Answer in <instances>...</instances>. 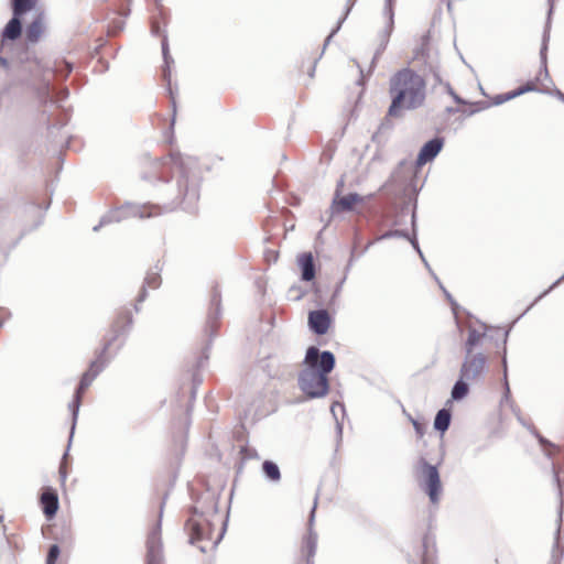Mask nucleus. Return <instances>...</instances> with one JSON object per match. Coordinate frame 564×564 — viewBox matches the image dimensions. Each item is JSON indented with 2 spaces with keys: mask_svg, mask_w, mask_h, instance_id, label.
<instances>
[{
  "mask_svg": "<svg viewBox=\"0 0 564 564\" xmlns=\"http://www.w3.org/2000/svg\"><path fill=\"white\" fill-rule=\"evenodd\" d=\"M144 178L158 182L164 206L124 203L106 213L99 224L93 228L95 232L109 224L120 223L131 217L150 218L163 212H172L177 207L188 213L194 212L199 199L202 183V169L196 158L178 153L171 154L169 158L152 163Z\"/></svg>",
  "mask_w": 564,
  "mask_h": 564,
  "instance_id": "nucleus-1",
  "label": "nucleus"
},
{
  "mask_svg": "<svg viewBox=\"0 0 564 564\" xmlns=\"http://www.w3.org/2000/svg\"><path fill=\"white\" fill-rule=\"evenodd\" d=\"M336 365L335 355L316 346L306 349L297 386L307 399H321L329 392L328 375Z\"/></svg>",
  "mask_w": 564,
  "mask_h": 564,
  "instance_id": "nucleus-2",
  "label": "nucleus"
},
{
  "mask_svg": "<svg viewBox=\"0 0 564 564\" xmlns=\"http://www.w3.org/2000/svg\"><path fill=\"white\" fill-rule=\"evenodd\" d=\"M389 95V116L403 117L404 111L415 110L424 105L426 82L415 70L402 68L390 77Z\"/></svg>",
  "mask_w": 564,
  "mask_h": 564,
  "instance_id": "nucleus-3",
  "label": "nucleus"
},
{
  "mask_svg": "<svg viewBox=\"0 0 564 564\" xmlns=\"http://www.w3.org/2000/svg\"><path fill=\"white\" fill-rule=\"evenodd\" d=\"M133 326V316L129 308H122L118 314L117 317L113 319L111 327H110V337L106 340L104 347L101 348V352L105 355L107 354V350L110 349L112 344L121 338V341L119 344V348H121L124 345L126 338L130 334Z\"/></svg>",
  "mask_w": 564,
  "mask_h": 564,
  "instance_id": "nucleus-4",
  "label": "nucleus"
},
{
  "mask_svg": "<svg viewBox=\"0 0 564 564\" xmlns=\"http://www.w3.org/2000/svg\"><path fill=\"white\" fill-rule=\"evenodd\" d=\"M422 487L429 496L431 503L437 505L442 494V484L437 467L422 460Z\"/></svg>",
  "mask_w": 564,
  "mask_h": 564,
  "instance_id": "nucleus-5",
  "label": "nucleus"
},
{
  "mask_svg": "<svg viewBox=\"0 0 564 564\" xmlns=\"http://www.w3.org/2000/svg\"><path fill=\"white\" fill-rule=\"evenodd\" d=\"M164 501L160 506L159 521L150 531L147 540V564H163L161 519L163 516Z\"/></svg>",
  "mask_w": 564,
  "mask_h": 564,
  "instance_id": "nucleus-6",
  "label": "nucleus"
},
{
  "mask_svg": "<svg viewBox=\"0 0 564 564\" xmlns=\"http://www.w3.org/2000/svg\"><path fill=\"white\" fill-rule=\"evenodd\" d=\"M340 185H343V180L339 182L338 186ZM365 200L366 197L359 195L358 193H349L345 196H340L339 187H337L329 207L330 218L340 213L354 212L355 205L365 203Z\"/></svg>",
  "mask_w": 564,
  "mask_h": 564,
  "instance_id": "nucleus-7",
  "label": "nucleus"
},
{
  "mask_svg": "<svg viewBox=\"0 0 564 564\" xmlns=\"http://www.w3.org/2000/svg\"><path fill=\"white\" fill-rule=\"evenodd\" d=\"M111 357H107L104 352L99 351L96 359L89 365L79 381L75 391L76 394L83 395L86 389L93 383L96 377L109 365Z\"/></svg>",
  "mask_w": 564,
  "mask_h": 564,
  "instance_id": "nucleus-8",
  "label": "nucleus"
},
{
  "mask_svg": "<svg viewBox=\"0 0 564 564\" xmlns=\"http://www.w3.org/2000/svg\"><path fill=\"white\" fill-rule=\"evenodd\" d=\"M162 270H163V263L160 260H158L154 263V265L148 270L147 275L143 281V284H142V288L137 297V304L134 305V311L137 313L140 312L139 304L144 302L145 299L148 297V289L156 290L160 288V285L162 283V279H161Z\"/></svg>",
  "mask_w": 564,
  "mask_h": 564,
  "instance_id": "nucleus-9",
  "label": "nucleus"
},
{
  "mask_svg": "<svg viewBox=\"0 0 564 564\" xmlns=\"http://www.w3.org/2000/svg\"><path fill=\"white\" fill-rule=\"evenodd\" d=\"M486 357L481 352L470 354L465 357V360L460 367L462 378H466L467 381L476 380L485 370Z\"/></svg>",
  "mask_w": 564,
  "mask_h": 564,
  "instance_id": "nucleus-10",
  "label": "nucleus"
},
{
  "mask_svg": "<svg viewBox=\"0 0 564 564\" xmlns=\"http://www.w3.org/2000/svg\"><path fill=\"white\" fill-rule=\"evenodd\" d=\"M316 507H317V497L315 498L314 506L310 512V518H308V522H307V534L303 540V552L306 553V563L307 564H313V558L316 554V549H317L318 535L313 529L314 521H315Z\"/></svg>",
  "mask_w": 564,
  "mask_h": 564,
  "instance_id": "nucleus-11",
  "label": "nucleus"
},
{
  "mask_svg": "<svg viewBox=\"0 0 564 564\" xmlns=\"http://www.w3.org/2000/svg\"><path fill=\"white\" fill-rule=\"evenodd\" d=\"M332 324V317L329 313L324 310H315L308 313V326L310 329L316 335H325Z\"/></svg>",
  "mask_w": 564,
  "mask_h": 564,
  "instance_id": "nucleus-12",
  "label": "nucleus"
},
{
  "mask_svg": "<svg viewBox=\"0 0 564 564\" xmlns=\"http://www.w3.org/2000/svg\"><path fill=\"white\" fill-rule=\"evenodd\" d=\"M444 145V139L441 137H435L423 144L421 148L415 164L417 166H422L431 161H433L437 154L442 151Z\"/></svg>",
  "mask_w": 564,
  "mask_h": 564,
  "instance_id": "nucleus-13",
  "label": "nucleus"
},
{
  "mask_svg": "<svg viewBox=\"0 0 564 564\" xmlns=\"http://www.w3.org/2000/svg\"><path fill=\"white\" fill-rule=\"evenodd\" d=\"M40 503L45 518L53 519L59 508L57 491L52 487H45L40 496Z\"/></svg>",
  "mask_w": 564,
  "mask_h": 564,
  "instance_id": "nucleus-14",
  "label": "nucleus"
},
{
  "mask_svg": "<svg viewBox=\"0 0 564 564\" xmlns=\"http://www.w3.org/2000/svg\"><path fill=\"white\" fill-rule=\"evenodd\" d=\"M186 529L189 534V543L195 545L207 538L209 522L206 519L191 518L186 522Z\"/></svg>",
  "mask_w": 564,
  "mask_h": 564,
  "instance_id": "nucleus-15",
  "label": "nucleus"
},
{
  "mask_svg": "<svg viewBox=\"0 0 564 564\" xmlns=\"http://www.w3.org/2000/svg\"><path fill=\"white\" fill-rule=\"evenodd\" d=\"M412 173L413 167L411 162L402 160L381 188L383 189L392 186H403L404 182L410 175H412Z\"/></svg>",
  "mask_w": 564,
  "mask_h": 564,
  "instance_id": "nucleus-16",
  "label": "nucleus"
},
{
  "mask_svg": "<svg viewBox=\"0 0 564 564\" xmlns=\"http://www.w3.org/2000/svg\"><path fill=\"white\" fill-rule=\"evenodd\" d=\"M22 34L21 15L12 14V18L6 24L1 33V50L4 48L8 41H15Z\"/></svg>",
  "mask_w": 564,
  "mask_h": 564,
  "instance_id": "nucleus-17",
  "label": "nucleus"
},
{
  "mask_svg": "<svg viewBox=\"0 0 564 564\" xmlns=\"http://www.w3.org/2000/svg\"><path fill=\"white\" fill-rule=\"evenodd\" d=\"M162 55H163V61H164V66L162 67V77H163V80L166 82V84H167V89H169V93H170V96L172 99V107H173V110L175 111L176 102H175V98L173 96V90L171 87V64H173L174 61H173L172 56L170 55L169 43H167L166 36H164V39L162 41Z\"/></svg>",
  "mask_w": 564,
  "mask_h": 564,
  "instance_id": "nucleus-18",
  "label": "nucleus"
},
{
  "mask_svg": "<svg viewBox=\"0 0 564 564\" xmlns=\"http://www.w3.org/2000/svg\"><path fill=\"white\" fill-rule=\"evenodd\" d=\"M297 263L301 268V279L306 282L312 281L316 274L312 253H301L297 258Z\"/></svg>",
  "mask_w": 564,
  "mask_h": 564,
  "instance_id": "nucleus-19",
  "label": "nucleus"
},
{
  "mask_svg": "<svg viewBox=\"0 0 564 564\" xmlns=\"http://www.w3.org/2000/svg\"><path fill=\"white\" fill-rule=\"evenodd\" d=\"M553 480L557 488V494L560 497V519L562 520V514L564 511V465L556 466L553 464Z\"/></svg>",
  "mask_w": 564,
  "mask_h": 564,
  "instance_id": "nucleus-20",
  "label": "nucleus"
},
{
  "mask_svg": "<svg viewBox=\"0 0 564 564\" xmlns=\"http://www.w3.org/2000/svg\"><path fill=\"white\" fill-rule=\"evenodd\" d=\"M44 30V22L43 17L40 14L37 15L28 26L25 30V36L26 40L30 43H36Z\"/></svg>",
  "mask_w": 564,
  "mask_h": 564,
  "instance_id": "nucleus-21",
  "label": "nucleus"
},
{
  "mask_svg": "<svg viewBox=\"0 0 564 564\" xmlns=\"http://www.w3.org/2000/svg\"><path fill=\"white\" fill-rule=\"evenodd\" d=\"M392 28H393V23L391 24V21L389 20L388 25L386 26V29L379 35L380 44H379L378 48L376 50L373 58L371 61V68H375L377 59L380 57L382 52L386 50V47H387V45L389 43L390 34L392 32Z\"/></svg>",
  "mask_w": 564,
  "mask_h": 564,
  "instance_id": "nucleus-22",
  "label": "nucleus"
},
{
  "mask_svg": "<svg viewBox=\"0 0 564 564\" xmlns=\"http://www.w3.org/2000/svg\"><path fill=\"white\" fill-rule=\"evenodd\" d=\"M451 420L452 414L449 410H438L434 419V429L441 433L446 432L451 425Z\"/></svg>",
  "mask_w": 564,
  "mask_h": 564,
  "instance_id": "nucleus-23",
  "label": "nucleus"
},
{
  "mask_svg": "<svg viewBox=\"0 0 564 564\" xmlns=\"http://www.w3.org/2000/svg\"><path fill=\"white\" fill-rule=\"evenodd\" d=\"M68 94H69L68 89L64 88L56 93L55 98L52 97L51 96V84H50V80H46L41 98L44 100L45 104L52 102V104H57L59 106V102L65 100L68 97Z\"/></svg>",
  "mask_w": 564,
  "mask_h": 564,
  "instance_id": "nucleus-24",
  "label": "nucleus"
},
{
  "mask_svg": "<svg viewBox=\"0 0 564 564\" xmlns=\"http://www.w3.org/2000/svg\"><path fill=\"white\" fill-rule=\"evenodd\" d=\"M212 306H214V311L209 313L208 315V324L212 330L214 332L216 329L215 322L220 316V294L217 289L213 291L212 300H210Z\"/></svg>",
  "mask_w": 564,
  "mask_h": 564,
  "instance_id": "nucleus-25",
  "label": "nucleus"
},
{
  "mask_svg": "<svg viewBox=\"0 0 564 564\" xmlns=\"http://www.w3.org/2000/svg\"><path fill=\"white\" fill-rule=\"evenodd\" d=\"M262 471H263L265 478L272 482H279L281 480L280 468L272 460H264L262 463Z\"/></svg>",
  "mask_w": 564,
  "mask_h": 564,
  "instance_id": "nucleus-26",
  "label": "nucleus"
},
{
  "mask_svg": "<svg viewBox=\"0 0 564 564\" xmlns=\"http://www.w3.org/2000/svg\"><path fill=\"white\" fill-rule=\"evenodd\" d=\"M469 392V386L466 378L459 377V379L454 383L452 389V399L455 401L463 400Z\"/></svg>",
  "mask_w": 564,
  "mask_h": 564,
  "instance_id": "nucleus-27",
  "label": "nucleus"
},
{
  "mask_svg": "<svg viewBox=\"0 0 564 564\" xmlns=\"http://www.w3.org/2000/svg\"><path fill=\"white\" fill-rule=\"evenodd\" d=\"M486 337V332H478L475 328H469L468 330V337L465 343V350L467 355L473 354L474 347H476L480 340Z\"/></svg>",
  "mask_w": 564,
  "mask_h": 564,
  "instance_id": "nucleus-28",
  "label": "nucleus"
},
{
  "mask_svg": "<svg viewBox=\"0 0 564 564\" xmlns=\"http://www.w3.org/2000/svg\"><path fill=\"white\" fill-rule=\"evenodd\" d=\"M36 4V0H12V12L15 15H23Z\"/></svg>",
  "mask_w": 564,
  "mask_h": 564,
  "instance_id": "nucleus-29",
  "label": "nucleus"
},
{
  "mask_svg": "<svg viewBox=\"0 0 564 564\" xmlns=\"http://www.w3.org/2000/svg\"><path fill=\"white\" fill-rule=\"evenodd\" d=\"M82 397L83 395H79V394L75 393L73 401L69 403V410L72 412V419H73V424H72V427H70L69 442L72 441L73 435H74V431H75V426H76V421H77L78 413H79V408H80V404H82Z\"/></svg>",
  "mask_w": 564,
  "mask_h": 564,
  "instance_id": "nucleus-30",
  "label": "nucleus"
},
{
  "mask_svg": "<svg viewBox=\"0 0 564 564\" xmlns=\"http://www.w3.org/2000/svg\"><path fill=\"white\" fill-rule=\"evenodd\" d=\"M392 118L393 117L389 116V111H388L387 116L382 119V121L378 128V131L376 133H373L372 141L380 142V135L382 133L390 132L393 129L394 124L392 122Z\"/></svg>",
  "mask_w": 564,
  "mask_h": 564,
  "instance_id": "nucleus-31",
  "label": "nucleus"
},
{
  "mask_svg": "<svg viewBox=\"0 0 564 564\" xmlns=\"http://www.w3.org/2000/svg\"><path fill=\"white\" fill-rule=\"evenodd\" d=\"M355 3V0H347V7H346V11L344 13V15L339 19L337 25L333 29V31L330 32V34L326 37L325 42H324V46H323V51L326 48V46L330 43L333 36L340 30L341 28V24L344 23V21L346 20V18L348 17L352 6Z\"/></svg>",
  "mask_w": 564,
  "mask_h": 564,
  "instance_id": "nucleus-32",
  "label": "nucleus"
},
{
  "mask_svg": "<svg viewBox=\"0 0 564 564\" xmlns=\"http://www.w3.org/2000/svg\"><path fill=\"white\" fill-rule=\"evenodd\" d=\"M72 70L73 65L65 59L55 62L54 68L52 69L55 76L63 78H66L72 73Z\"/></svg>",
  "mask_w": 564,
  "mask_h": 564,
  "instance_id": "nucleus-33",
  "label": "nucleus"
},
{
  "mask_svg": "<svg viewBox=\"0 0 564 564\" xmlns=\"http://www.w3.org/2000/svg\"><path fill=\"white\" fill-rule=\"evenodd\" d=\"M549 39H550V34L547 31H545L543 34L542 46L540 50V57H541V64H542V69L540 72V74L543 73L545 77H549V72H547V67H546V51H547Z\"/></svg>",
  "mask_w": 564,
  "mask_h": 564,
  "instance_id": "nucleus-34",
  "label": "nucleus"
},
{
  "mask_svg": "<svg viewBox=\"0 0 564 564\" xmlns=\"http://www.w3.org/2000/svg\"><path fill=\"white\" fill-rule=\"evenodd\" d=\"M509 333H510V329H508L503 333V340H502V344H503L502 367H503L506 397H508V394L510 393L509 383L507 381V356H506L507 355L506 344L508 340Z\"/></svg>",
  "mask_w": 564,
  "mask_h": 564,
  "instance_id": "nucleus-35",
  "label": "nucleus"
},
{
  "mask_svg": "<svg viewBox=\"0 0 564 564\" xmlns=\"http://www.w3.org/2000/svg\"><path fill=\"white\" fill-rule=\"evenodd\" d=\"M390 238H405V239H410V236H409L408 231H405V230L394 229V230H389V231L382 234L378 238V240H386V239H390Z\"/></svg>",
  "mask_w": 564,
  "mask_h": 564,
  "instance_id": "nucleus-36",
  "label": "nucleus"
},
{
  "mask_svg": "<svg viewBox=\"0 0 564 564\" xmlns=\"http://www.w3.org/2000/svg\"><path fill=\"white\" fill-rule=\"evenodd\" d=\"M59 554H61L59 546L57 544H52L48 549L45 564H55Z\"/></svg>",
  "mask_w": 564,
  "mask_h": 564,
  "instance_id": "nucleus-37",
  "label": "nucleus"
},
{
  "mask_svg": "<svg viewBox=\"0 0 564 564\" xmlns=\"http://www.w3.org/2000/svg\"><path fill=\"white\" fill-rule=\"evenodd\" d=\"M340 409L343 412H345V408H344V404L340 403V402H334L330 406V412L333 414V416L335 417L336 420V429H337V433L339 435V437L341 436V433H343V425L338 422V419H337V414H336V410Z\"/></svg>",
  "mask_w": 564,
  "mask_h": 564,
  "instance_id": "nucleus-38",
  "label": "nucleus"
},
{
  "mask_svg": "<svg viewBox=\"0 0 564 564\" xmlns=\"http://www.w3.org/2000/svg\"><path fill=\"white\" fill-rule=\"evenodd\" d=\"M514 98V95L512 91L506 93V94H499L496 95L492 99L491 106H500L506 101H509Z\"/></svg>",
  "mask_w": 564,
  "mask_h": 564,
  "instance_id": "nucleus-39",
  "label": "nucleus"
},
{
  "mask_svg": "<svg viewBox=\"0 0 564 564\" xmlns=\"http://www.w3.org/2000/svg\"><path fill=\"white\" fill-rule=\"evenodd\" d=\"M538 88L536 86L532 83V82H529L527 83L525 85L517 88L516 90H512L513 95H514V98L516 97H519L525 93H529V91H536Z\"/></svg>",
  "mask_w": 564,
  "mask_h": 564,
  "instance_id": "nucleus-40",
  "label": "nucleus"
},
{
  "mask_svg": "<svg viewBox=\"0 0 564 564\" xmlns=\"http://www.w3.org/2000/svg\"><path fill=\"white\" fill-rule=\"evenodd\" d=\"M473 106H474V109L468 111V113H467L468 116H473L481 110L488 109L491 106V102H488L486 100H480V101L474 102Z\"/></svg>",
  "mask_w": 564,
  "mask_h": 564,
  "instance_id": "nucleus-41",
  "label": "nucleus"
},
{
  "mask_svg": "<svg viewBox=\"0 0 564 564\" xmlns=\"http://www.w3.org/2000/svg\"><path fill=\"white\" fill-rule=\"evenodd\" d=\"M564 281V274L560 276L547 290L541 293L533 302L532 305H535L539 301H541L545 295H547L552 290H554L557 285H560Z\"/></svg>",
  "mask_w": 564,
  "mask_h": 564,
  "instance_id": "nucleus-42",
  "label": "nucleus"
},
{
  "mask_svg": "<svg viewBox=\"0 0 564 564\" xmlns=\"http://www.w3.org/2000/svg\"><path fill=\"white\" fill-rule=\"evenodd\" d=\"M409 419L410 421L412 422L413 424V427L415 430V433L419 437H422L425 433V424L424 423H421L419 422L417 420L413 419L412 416L409 415Z\"/></svg>",
  "mask_w": 564,
  "mask_h": 564,
  "instance_id": "nucleus-43",
  "label": "nucleus"
},
{
  "mask_svg": "<svg viewBox=\"0 0 564 564\" xmlns=\"http://www.w3.org/2000/svg\"><path fill=\"white\" fill-rule=\"evenodd\" d=\"M434 280L438 283L440 288L443 290L446 299L449 301L451 305H452V308L455 311L456 310V306H457V303L454 301L453 296L451 295V293L443 286V284L441 283V281L438 280L437 275H434Z\"/></svg>",
  "mask_w": 564,
  "mask_h": 564,
  "instance_id": "nucleus-44",
  "label": "nucleus"
},
{
  "mask_svg": "<svg viewBox=\"0 0 564 564\" xmlns=\"http://www.w3.org/2000/svg\"><path fill=\"white\" fill-rule=\"evenodd\" d=\"M446 90L447 93L453 97V99L455 100V102L459 104V105H467L468 102L463 99L462 97H459L454 90L453 88L451 87V85L448 83H446Z\"/></svg>",
  "mask_w": 564,
  "mask_h": 564,
  "instance_id": "nucleus-45",
  "label": "nucleus"
},
{
  "mask_svg": "<svg viewBox=\"0 0 564 564\" xmlns=\"http://www.w3.org/2000/svg\"><path fill=\"white\" fill-rule=\"evenodd\" d=\"M393 2L394 0H386L384 14L390 18L391 24L393 23Z\"/></svg>",
  "mask_w": 564,
  "mask_h": 564,
  "instance_id": "nucleus-46",
  "label": "nucleus"
},
{
  "mask_svg": "<svg viewBox=\"0 0 564 564\" xmlns=\"http://www.w3.org/2000/svg\"><path fill=\"white\" fill-rule=\"evenodd\" d=\"M429 538L425 536L423 540V547H424V554L422 558V564H430V556H429Z\"/></svg>",
  "mask_w": 564,
  "mask_h": 564,
  "instance_id": "nucleus-47",
  "label": "nucleus"
},
{
  "mask_svg": "<svg viewBox=\"0 0 564 564\" xmlns=\"http://www.w3.org/2000/svg\"><path fill=\"white\" fill-rule=\"evenodd\" d=\"M24 235H25V231H22L14 241H12L11 243H9L7 246L8 252L12 251L19 245V242L24 237Z\"/></svg>",
  "mask_w": 564,
  "mask_h": 564,
  "instance_id": "nucleus-48",
  "label": "nucleus"
},
{
  "mask_svg": "<svg viewBox=\"0 0 564 564\" xmlns=\"http://www.w3.org/2000/svg\"><path fill=\"white\" fill-rule=\"evenodd\" d=\"M409 240H410L411 245L413 246V248L417 251L420 258H423V252L420 249V246H419V242H417V239L415 238V236L413 238H410Z\"/></svg>",
  "mask_w": 564,
  "mask_h": 564,
  "instance_id": "nucleus-49",
  "label": "nucleus"
},
{
  "mask_svg": "<svg viewBox=\"0 0 564 564\" xmlns=\"http://www.w3.org/2000/svg\"><path fill=\"white\" fill-rule=\"evenodd\" d=\"M58 473H59L61 480L64 484L67 478V471H66L64 464H61Z\"/></svg>",
  "mask_w": 564,
  "mask_h": 564,
  "instance_id": "nucleus-50",
  "label": "nucleus"
},
{
  "mask_svg": "<svg viewBox=\"0 0 564 564\" xmlns=\"http://www.w3.org/2000/svg\"><path fill=\"white\" fill-rule=\"evenodd\" d=\"M246 458H257L258 454L256 451H249L247 448L242 449Z\"/></svg>",
  "mask_w": 564,
  "mask_h": 564,
  "instance_id": "nucleus-51",
  "label": "nucleus"
},
{
  "mask_svg": "<svg viewBox=\"0 0 564 564\" xmlns=\"http://www.w3.org/2000/svg\"><path fill=\"white\" fill-rule=\"evenodd\" d=\"M0 64L3 68L8 69L9 68V61L8 58L3 57L0 55Z\"/></svg>",
  "mask_w": 564,
  "mask_h": 564,
  "instance_id": "nucleus-52",
  "label": "nucleus"
},
{
  "mask_svg": "<svg viewBox=\"0 0 564 564\" xmlns=\"http://www.w3.org/2000/svg\"><path fill=\"white\" fill-rule=\"evenodd\" d=\"M421 259H422V261H423V263H424L425 268L431 272V274H432L433 276H434V275H436V274L432 271V269H431V267H430L429 262L426 261L425 257L423 256V258H421Z\"/></svg>",
  "mask_w": 564,
  "mask_h": 564,
  "instance_id": "nucleus-53",
  "label": "nucleus"
},
{
  "mask_svg": "<svg viewBox=\"0 0 564 564\" xmlns=\"http://www.w3.org/2000/svg\"><path fill=\"white\" fill-rule=\"evenodd\" d=\"M421 259H422V261H423V263H424L425 268L431 272V274H432L433 276H434V275H436V274L432 271V269H431V267H430L429 262L426 261L425 257L423 256V258H421Z\"/></svg>",
  "mask_w": 564,
  "mask_h": 564,
  "instance_id": "nucleus-54",
  "label": "nucleus"
},
{
  "mask_svg": "<svg viewBox=\"0 0 564 564\" xmlns=\"http://www.w3.org/2000/svg\"><path fill=\"white\" fill-rule=\"evenodd\" d=\"M433 77L435 79V83L437 84H441L442 83V79H441V76H440V73L436 72V70H433Z\"/></svg>",
  "mask_w": 564,
  "mask_h": 564,
  "instance_id": "nucleus-55",
  "label": "nucleus"
},
{
  "mask_svg": "<svg viewBox=\"0 0 564 564\" xmlns=\"http://www.w3.org/2000/svg\"><path fill=\"white\" fill-rule=\"evenodd\" d=\"M538 438H539L540 444H542V445H551V443L547 440H545L543 436L538 435Z\"/></svg>",
  "mask_w": 564,
  "mask_h": 564,
  "instance_id": "nucleus-56",
  "label": "nucleus"
},
{
  "mask_svg": "<svg viewBox=\"0 0 564 564\" xmlns=\"http://www.w3.org/2000/svg\"><path fill=\"white\" fill-rule=\"evenodd\" d=\"M555 96L564 102V93H562L561 90L556 89L555 90Z\"/></svg>",
  "mask_w": 564,
  "mask_h": 564,
  "instance_id": "nucleus-57",
  "label": "nucleus"
},
{
  "mask_svg": "<svg viewBox=\"0 0 564 564\" xmlns=\"http://www.w3.org/2000/svg\"><path fill=\"white\" fill-rule=\"evenodd\" d=\"M193 513H194V516H199V517L203 516V511H198L197 507H193Z\"/></svg>",
  "mask_w": 564,
  "mask_h": 564,
  "instance_id": "nucleus-58",
  "label": "nucleus"
},
{
  "mask_svg": "<svg viewBox=\"0 0 564 564\" xmlns=\"http://www.w3.org/2000/svg\"><path fill=\"white\" fill-rule=\"evenodd\" d=\"M152 32L154 34H156L159 32V26L155 23H153V25H152Z\"/></svg>",
  "mask_w": 564,
  "mask_h": 564,
  "instance_id": "nucleus-59",
  "label": "nucleus"
},
{
  "mask_svg": "<svg viewBox=\"0 0 564 564\" xmlns=\"http://www.w3.org/2000/svg\"><path fill=\"white\" fill-rule=\"evenodd\" d=\"M198 549L205 553L207 551V547L205 545H198Z\"/></svg>",
  "mask_w": 564,
  "mask_h": 564,
  "instance_id": "nucleus-60",
  "label": "nucleus"
},
{
  "mask_svg": "<svg viewBox=\"0 0 564 564\" xmlns=\"http://www.w3.org/2000/svg\"><path fill=\"white\" fill-rule=\"evenodd\" d=\"M518 417V421L523 425V426H527L523 419L520 416V415H517Z\"/></svg>",
  "mask_w": 564,
  "mask_h": 564,
  "instance_id": "nucleus-61",
  "label": "nucleus"
},
{
  "mask_svg": "<svg viewBox=\"0 0 564 564\" xmlns=\"http://www.w3.org/2000/svg\"><path fill=\"white\" fill-rule=\"evenodd\" d=\"M119 349H120V348L118 347V348H117V350H115V354H113V355H108V352H107V354H106V356H107V357H111V359H112V358H113V356H115L116 354H118V350H119Z\"/></svg>",
  "mask_w": 564,
  "mask_h": 564,
  "instance_id": "nucleus-62",
  "label": "nucleus"
},
{
  "mask_svg": "<svg viewBox=\"0 0 564 564\" xmlns=\"http://www.w3.org/2000/svg\"><path fill=\"white\" fill-rule=\"evenodd\" d=\"M195 395H196V388H195V387H193V389H192V398L194 399V398H195Z\"/></svg>",
  "mask_w": 564,
  "mask_h": 564,
  "instance_id": "nucleus-63",
  "label": "nucleus"
},
{
  "mask_svg": "<svg viewBox=\"0 0 564 564\" xmlns=\"http://www.w3.org/2000/svg\"><path fill=\"white\" fill-rule=\"evenodd\" d=\"M412 225H413V227L415 226V214L414 213L412 214Z\"/></svg>",
  "mask_w": 564,
  "mask_h": 564,
  "instance_id": "nucleus-64",
  "label": "nucleus"
}]
</instances>
